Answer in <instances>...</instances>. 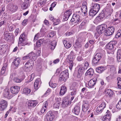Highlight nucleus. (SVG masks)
Returning <instances> with one entry per match:
<instances>
[{"instance_id":"obj_7","label":"nucleus","mask_w":121,"mask_h":121,"mask_svg":"<svg viewBox=\"0 0 121 121\" xmlns=\"http://www.w3.org/2000/svg\"><path fill=\"white\" fill-rule=\"evenodd\" d=\"M3 95L4 97L8 99H11L13 96L10 93L9 90L8 88H6L4 90Z\"/></svg>"},{"instance_id":"obj_43","label":"nucleus","mask_w":121,"mask_h":121,"mask_svg":"<svg viewBox=\"0 0 121 121\" xmlns=\"http://www.w3.org/2000/svg\"><path fill=\"white\" fill-rule=\"evenodd\" d=\"M108 62L109 63L112 64L114 62V59L112 57L108 56Z\"/></svg>"},{"instance_id":"obj_46","label":"nucleus","mask_w":121,"mask_h":121,"mask_svg":"<svg viewBox=\"0 0 121 121\" xmlns=\"http://www.w3.org/2000/svg\"><path fill=\"white\" fill-rule=\"evenodd\" d=\"M49 84L50 86L52 88H55L57 86L56 83H52L51 81H50L49 82Z\"/></svg>"},{"instance_id":"obj_52","label":"nucleus","mask_w":121,"mask_h":121,"mask_svg":"<svg viewBox=\"0 0 121 121\" xmlns=\"http://www.w3.org/2000/svg\"><path fill=\"white\" fill-rule=\"evenodd\" d=\"M116 108L118 110L121 109V103L118 102L116 105Z\"/></svg>"},{"instance_id":"obj_42","label":"nucleus","mask_w":121,"mask_h":121,"mask_svg":"<svg viewBox=\"0 0 121 121\" xmlns=\"http://www.w3.org/2000/svg\"><path fill=\"white\" fill-rule=\"evenodd\" d=\"M115 37L117 38L121 37V29L117 31V34L115 35Z\"/></svg>"},{"instance_id":"obj_35","label":"nucleus","mask_w":121,"mask_h":121,"mask_svg":"<svg viewBox=\"0 0 121 121\" xmlns=\"http://www.w3.org/2000/svg\"><path fill=\"white\" fill-rule=\"evenodd\" d=\"M4 38L5 40L7 41L10 40L11 36L9 34H8L7 32H5L4 33Z\"/></svg>"},{"instance_id":"obj_19","label":"nucleus","mask_w":121,"mask_h":121,"mask_svg":"<svg viewBox=\"0 0 121 121\" xmlns=\"http://www.w3.org/2000/svg\"><path fill=\"white\" fill-rule=\"evenodd\" d=\"M8 64L7 63H4V65L2 68L1 70V73L2 74H3L8 70Z\"/></svg>"},{"instance_id":"obj_3","label":"nucleus","mask_w":121,"mask_h":121,"mask_svg":"<svg viewBox=\"0 0 121 121\" xmlns=\"http://www.w3.org/2000/svg\"><path fill=\"white\" fill-rule=\"evenodd\" d=\"M112 11L113 9L111 8L110 4H108L105 8L104 12L105 15L106 16H108L111 15Z\"/></svg>"},{"instance_id":"obj_64","label":"nucleus","mask_w":121,"mask_h":121,"mask_svg":"<svg viewBox=\"0 0 121 121\" xmlns=\"http://www.w3.org/2000/svg\"><path fill=\"white\" fill-rule=\"evenodd\" d=\"M117 60L119 62L121 61V56L117 55Z\"/></svg>"},{"instance_id":"obj_31","label":"nucleus","mask_w":121,"mask_h":121,"mask_svg":"<svg viewBox=\"0 0 121 121\" xmlns=\"http://www.w3.org/2000/svg\"><path fill=\"white\" fill-rule=\"evenodd\" d=\"M24 40L25 39L19 38V41L18 43V46H25L26 45V44L24 43Z\"/></svg>"},{"instance_id":"obj_57","label":"nucleus","mask_w":121,"mask_h":121,"mask_svg":"<svg viewBox=\"0 0 121 121\" xmlns=\"http://www.w3.org/2000/svg\"><path fill=\"white\" fill-rule=\"evenodd\" d=\"M82 72H79L78 71V73L77 75V77L78 78H81L82 77Z\"/></svg>"},{"instance_id":"obj_34","label":"nucleus","mask_w":121,"mask_h":121,"mask_svg":"<svg viewBox=\"0 0 121 121\" xmlns=\"http://www.w3.org/2000/svg\"><path fill=\"white\" fill-rule=\"evenodd\" d=\"M105 93L108 95L109 97H111L113 95V92L111 90L108 89L105 91Z\"/></svg>"},{"instance_id":"obj_15","label":"nucleus","mask_w":121,"mask_h":121,"mask_svg":"<svg viewBox=\"0 0 121 121\" xmlns=\"http://www.w3.org/2000/svg\"><path fill=\"white\" fill-rule=\"evenodd\" d=\"M106 114L104 116L103 120L104 121H110L111 118V114L108 110H107L106 113Z\"/></svg>"},{"instance_id":"obj_11","label":"nucleus","mask_w":121,"mask_h":121,"mask_svg":"<svg viewBox=\"0 0 121 121\" xmlns=\"http://www.w3.org/2000/svg\"><path fill=\"white\" fill-rule=\"evenodd\" d=\"M34 62L32 60H29L27 62L25 65V67L27 69L29 68L30 71L32 69Z\"/></svg>"},{"instance_id":"obj_27","label":"nucleus","mask_w":121,"mask_h":121,"mask_svg":"<svg viewBox=\"0 0 121 121\" xmlns=\"http://www.w3.org/2000/svg\"><path fill=\"white\" fill-rule=\"evenodd\" d=\"M89 109V105L88 103L85 102H83V105L82 106V110L84 112L87 111Z\"/></svg>"},{"instance_id":"obj_45","label":"nucleus","mask_w":121,"mask_h":121,"mask_svg":"<svg viewBox=\"0 0 121 121\" xmlns=\"http://www.w3.org/2000/svg\"><path fill=\"white\" fill-rule=\"evenodd\" d=\"M74 56H72L69 55L68 56L67 59L69 61H73L74 60Z\"/></svg>"},{"instance_id":"obj_12","label":"nucleus","mask_w":121,"mask_h":121,"mask_svg":"<svg viewBox=\"0 0 121 121\" xmlns=\"http://www.w3.org/2000/svg\"><path fill=\"white\" fill-rule=\"evenodd\" d=\"M71 22L76 23L78 24L81 22V20L80 19V16L78 15L74 14L73 15L72 17L71 20Z\"/></svg>"},{"instance_id":"obj_44","label":"nucleus","mask_w":121,"mask_h":121,"mask_svg":"<svg viewBox=\"0 0 121 121\" xmlns=\"http://www.w3.org/2000/svg\"><path fill=\"white\" fill-rule=\"evenodd\" d=\"M60 103L55 102L53 105V107L54 108H59L60 107Z\"/></svg>"},{"instance_id":"obj_54","label":"nucleus","mask_w":121,"mask_h":121,"mask_svg":"<svg viewBox=\"0 0 121 121\" xmlns=\"http://www.w3.org/2000/svg\"><path fill=\"white\" fill-rule=\"evenodd\" d=\"M89 67V63L88 62L86 61L85 63V65L84 67V69L86 70L87 69V67Z\"/></svg>"},{"instance_id":"obj_28","label":"nucleus","mask_w":121,"mask_h":121,"mask_svg":"<svg viewBox=\"0 0 121 121\" xmlns=\"http://www.w3.org/2000/svg\"><path fill=\"white\" fill-rule=\"evenodd\" d=\"M67 91L66 87L64 86L63 85L61 87L59 94L60 95H64Z\"/></svg>"},{"instance_id":"obj_10","label":"nucleus","mask_w":121,"mask_h":121,"mask_svg":"<svg viewBox=\"0 0 121 121\" xmlns=\"http://www.w3.org/2000/svg\"><path fill=\"white\" fill-rule=\"evenodd\" d=\"M105 104L104 102H103L98 105L96 109V112L99 114L101 113L105 107Z\"/></svg>"},{"instance_id":"obj_38","label":"nucleus","mask_w":121,"mask_h":121,"mask_svg":"<svg viewBox=\"0 0 121 121\" xmlns=\"http://www.w3.org/2000/svg\"><path fill=\"white\" fill-rule=\"evenodd\" d=\"M17 6L15 5H13L11 6L10 8V10L11 11L13 12L16 11L18 9Z\"/></svg>"},{"instance_id":"obj_20","label":"nucleus","mask_w":121,"mask_h":121,"mask_svg":"<svg viewBox=\"0 0 121 121\" xmlns=\"http://www.w3.org/2000/svg\"><path fill=\"white\" fill-rule=\"evenodd\" d=\"M96 81L97 79L96 78L91 79L88 83L89 86L90 88L92 87L95 84Z\"/></svg>"},{"instance_id":"obj_25","label":"nucleus","mask_w":121,"mask_h":121,"mask_svg":"<svg viewBox=\"0 0 121 121\" xmlns=\"http://www.w3.org/2000/svg\"><path fill=\"white\" fill-rule=\"evenodd\" d=\"M20 62V60L19 58H17L14 59L13 62V64L15 66V68H17V67L19 65Z\"/></svg>"},{"instance_id":"obj_63","label":"nucleus","mask_w":121,"mask_h":121,"mask_svg":"<svg viewBox=\"0 0 121 121\" xmlns=\"http://www.w3.org/2000/svg\"><path fill=\"white\" fill-rule=\"evenodd\" d=\"M85 70H86L85 69H84V68H83V67H80L78 70V71L79 72H82V73Z\"/></svg>"},{"instance_id":"obj_1","label":"nucleus","mask_w":121,"mask_h":121,"mask_svg":"<svg viewBox=\"0 0 121 121\" xmlns=\"http://www.w3.org/2000/svg\"><path fill=\"white\" fill-rule=\"evenodd\" d=\"M107 28V25L102 24L97 26L96 32L95 34L97 36H99L102 34L104 32H105Z\"/></svg>"},{"instance_id":"obj_14","label":"nucleus","mask_w":121,"mask_h":121,"mask_svg":"<svg viewBox=\"0 0 121 121\" xmlns=\"http://www.w3.org/2000/svg\"><path fill=\"white\" fill-rule=\"evenodd\" d=\"M70 102L69 99L67 97L64 98L62 103V105L63 107H67L69 105Z\"/></svg>"},{"instance_id":"obj_2","label":"nucleus","mask_w":121,"mask_h":121,"mask_svg":"<svg viewBox=\"0 0 121 121\" xmlns=\"http://www.w3.org/2000/svg\"><path fill=\"white\" fill-rule=\"evenodd\" d=\"M69 76L68 71L66 69L62 72L59 75V80L64 82L66 81Z\"/></svg>"},{"instance_id":"obj_29","label":"nucleus","mask_w":121,"mask_h":121,"mask_svg":"<svg viewBox=\"0 0 121 121\" xmlns=\"http://www.w3.org/2000/svg\"><path fill=\"white\" fill-rule=\"evenodd\" d=\"M106 69V67L100 66L97 67L96 70L97 73H102Z\"/></svg>"},{"instance_id":"obj_48","label":"nucleus","mask_w":121,"mask_h":121,"mask_svg":"<svg viewBox=\"0 0 121 121\" xmlns=\"http://www.w3.org/2000/svg\"><path fill=\"white\" fill-rule=\"evenodd\" d=\"M31 91V90L28 88H25L23 90V92L25 94H29Z\"/></svg>"},{"instance_id":"obj_9","label":"nucleus","mask_w":121,"mask_h":121,"mask_svg":"<svg viewBox=\"0 0 121 121\" xmlns=\"http://www.w3.org/2000/svg\"><path fill=\"white\" fill-rule=\"evenodd\" d=\"M38 103L36 100L29 101L26 102L28 108L31 109L35 107Z\"/></svg>"},{"instance_id":"obj_37","label":"nucleus","mask_w":121,"mask_h":121,"mask_svg":"<svg viewBox=\"0 0 121 121\" xmlns=\"http://www.w3.org/2000/svg\"><path fill=\"white\" fill-rule=\"evenodd\" d=\"M42 36V35L41 34V32L40 31V32L37 33L35 35L34 39V41H35L39 38Z\"/></svg>"},{"instance_id":"obj_39","label":"nucleus","mask_w":121,"mask_h":121,"mask_svg":"<svg viewBox=\"0 0 121 121\" xmlns=\"http://www.w3.org/2000/svg\"><path fill=\"white\" fill-rule=\"evenodd\" d=\"M103 20L102 18L98 16L96 18L95 21L96 23H99L102 21Z\"/></svg>"},{"instance_id":"obj_17","label":"nucleus","mask_w":121,"mask_h":121,"mask_svg":"<svg viewBox=\"0 0 121 121\" xmlns=\"http://www.w3.org/2000/svg\"><path fill=\"white\" fill-rule=\"evenodd\" d=\"M80 108L79 105L75 106L72 110V112L76 115H78L80 112Z\"/></svg>"},{"instance_id":"obj_6","label":"nucleus","mask_w":121,"mask_h":121,"mask_svg":"<svg viewBox=\"0 0 121 121\" xmlns=\"http://www.w3.org/2000/svg\"><path fill=\"white\" fill-rule=\"evenodd\" d=\"M102 54L101 53H97L93 58V62L94 64L98 63L102 56Z\"/></svg>"},{"instance_id":"obj_41","label":"nucleus","mask_w":121,"mask_h":121,"mask_svg":"<svg viewBox=\"0 0 121 121\" xmlns=\"http://www.w3.org/2000/svg\"><path fill=\"white\" fill-rule=\"evenodd\" d=\"M68 61L69 62V69L71 71L72 69L73 65L74 63L72 61Z\"/></svg>"},{"instance_id":"obj_62","label":"nucleus","mask_w":121,"mask_h":121,"mask_svg":"<svg viewBox=\"0 0 121 121\" xmlns=\"http://www.w3.org/2000/svg\"><path fill=\"white\" fill-rule=\"evenodd\" d=\"M19 31V28H17L15 30L14 32L15 35V36H17L18 35Z\"/></svg>"},{"instance_id":"obj_23","label":"nucleus","mask_w":121,"mask_h":121,"mask_svg":"<svg viewBox=\"0 0 121 121\" xmlns=\"http://www.w3.org/2000/svg\"><path fill=\"white\" fill-rule=\"evenodd\" d=\"M115 46V44H114V42H111L109 43L106 46V48L110 50H112L114 46Z\"/></svg>"},{"instance_id":"obj_5","label":"nucleus","mask_w":121,"mask_h":121,"mask_svg":"<svg viewBox=\"0 0 121 121\" xmlns=\"http://www.w3.org/2000/svg\"><path fill=\"white\" fill-rule=\"evenodd\" d=\"M115 28L113 26L109 27L106 30L105 35L107 36H109L112 35L114 32Z\"/></svg>"},{"instance_id":"obj_53","label":"nucleus","mask_w":121,"mask_h":121,"mask_svg":"<svg viewBox=\"0 0 121 121\" xmlns=\"http://www.w3.org/2000/svg\"><path fill=\"white\" fill-rule=\"evenodd\" d=\"M98 16L101 17V18H102L103 19L106 16L104 12H102Z\"/></svg>"},{"instance_id":"obj_61","label":"nucleus","mask_w":121,"mask_h":121,"mask_svg":"<svg viewBox=\"0 0 121 121\" xmlns=\"http://www.w3.org/2000/svg\"><path fill=\"white\" fill-rule=\"evenodd\" d=\"M65 46L67 48H69L71 46V44L69 43H68L65 44Z\"/></svg>"},{"instance_id":"obj_55","label":"nucleus","mask_w":121,"mask_h":121,"mask_svg":"<svg viewBox=\"0 0 121 121\" xmlns=\"http://www.w3.org/2000/svg\"><path fill=\"white\" fill-rule=\"evenodd\" d=\"M60 22V21L59 19H56L54 22L53 24L54 25H56L58 24Z\"/></svg>"},{"instance_id":"obj_30","label":"nucleus","mask_w":121,"mask_h":121,"mask_svg":"<svg viewBox=\"0 0 121 121\" xmlns=\"http://www.w3.org/2000/svg\"><path fill=\"white\" fill-rule=\"evenodd\" d=\"M89 36L88 42L89 43H90L91 45L93 44L95 42V39H92L93 38L92 35H88Z\"/></svg>"},{"instance_id":"obj_21","label":"nucleus","mask_w":121,"mask_h":121,"mask_svg":"<svg viewBox=\"0 0 121 121\" xmlns=\"http://www.w3.org/2000/svg\"><path fill=\"white\" fill-rule=\"evenodd\" d=\"M91 7L92 9L96 10L98 12L100 9V6L99 4H98L92 3V4Z\"/></svg>"},{"instance_id":"obj_4","label":"nucleus","mask_w":121,"mask_h":121,"mask_svg":"<svg viewBox=\"0 0 121 121\" xmlns=\"http://www.w3.org/2000/svg\"><path fill=\"white\" fill-rule=\"evenodd\" d=\"M37 58V56L33 52H31L25 56L22 57V59L25 60L27 59L30 58L31 60L33 59L35 60Z\"/></svg>"},{"instance_id":"obj_22","label":"nucleus","mask_w":121,"mask_h":121,"mask_svg":"<svg viewBox=\"0 0 121 121\" xmlns=\"http://www.w3.org/2000/svg\"><path fill=\"white\" fill-rule=\"evenodd\" d=\"M30 6V5L28 3L24 2L21 4V9L25 10L28 8Z\"/></svg>"},{"instance_id":"obj_8","label":"nucleus","mask_w":121,"mask_h":121,"mask_svg":"<svg viewBox=\"0 0 121 121\" xmlns=\"http://www.w3.org/2000/svg\"><path fill=\"white\" fill-rule=\"evenodd\" d=\"M8 102L6 100L2 99L0 101V110L3 111L6 109L8 106Z\"/></svg>"},{"instance_id":"obj_26","label":"nucleus","mask_w":121,"mask_h":121,"mask_svg":"<svg viewBox=\"0 0 121 121\" xmlns=\"http://www.w3.org/2000/svg\"><path fill=\"white\" fill-rule=\"evenodd\" d=\"M94 73V71L93 69L92 68H90L85 73V75L91 77L93 74Z\"/></svg>"},{"instance_id":"obj_49","label":"nucleus","mask_w":121,"mask_h":121,"mask_svg":"<svg viewBox=\"0 0 121 121\" xmlns=\"http://www.w3.org/2000/svg\"><path fill=\"white\" fill-rule=\"evenodd\" d=\"M34 77V74H32L30 76L28 77V79L29 82H30L32 81Z\"/></svg>"},{"instance_id":"obj_51","label":"nucleus","mask_w":121,"mask_h":121,"mask_svg":"<svg viewBox=\"0 0 121 121\" xmlns=\"http://www.w3.org/2000/svg\"><path fill=\"white\" fill-rule=\"evenodd\" d=\"M76 90L75 89H74L73 91L70 92L71 95H76Z\"/></svg>"},{"instance_id":"obj_32","label":"nucleus","mask_w":121,"mask_h":121,"mask_svg":"<svg viewBox=\"0 0 121 121\" xmlns=\"http://www.w3.org/2000/svg\"><path fill=\"white\" fill-rule=\"evenodd\" d=\"M56 42L55 41H53L49 44L50 48L52 50H53L56 45Z\"/></svg>"},{"instance_id":"obj_36","label":"nucleus","mask_w":121,"mask_h":121,"mask_svg":"<svg viewBox=\"0 0 121 121\" xmlns=\"http://www.w3.org/2000/svg\"><path fill=\"white\" fill-rule=\"evenodd\" d=\"M40 79L39 78H37L34 84V87L35 89L36 90H37L39 88L38 86V82L39 81Z\"/></svg>"},{"instance_id":"obj_50","label":"nucleus","mask_w":121,"mask_h":121,"mask_svg":"<svg viewBox=\"0 0 121 121\" xmlns=\"http://www.w3.org/2000/svg\"><path fill=\"white\" fill-rule=\"evenodd\" d=\"M47 108L43 106L42 107L41 109V112L42 113H44L45 112H46Z\"/></svg>"},{"instance_id":"obj_40","label":"nucleus","mask_w":121,"mask_h":121,"mask_svg":"<svg viewBox=\"0 0 121 121\" xmlns=\"http://www.w3.org/2000/svg\"><path fill=\"white\" fill-rule=\"evenodd\" d=\"M23 80V79H20L19 77H16L14 78V81L16 82L19 83L21 82Z\"/></svg>"},{"instance_id":"obj_59","label":"nucleus","mask_w":121,"mask_h":121,"mask_svg":"<svg viewBox=\"0 0 121 121\" xmlns=\"http://www.w3.org/2000/svg\"><path fill=\"white\" fill-rule=\"evenodd\" d=\"M83 40V39L82 37H80L77 39L76 41L81 43Z\"/></svg>"},{"instance_id":"obj_24","label":"nucleus","mask_w":121,"mask_h":121,"mask_svg":"<svg viewBox=\"0 0 121 121\" xmlns=\"http://www.w3.org/2000/svg\"><path fill=\"white\" fill-rule=\"evenodd\" d=\"M86 2L84 1L83 2L82 5V8L81 9L82 12L84 13L85 14H86L87 12V8L85 4Z\"/></svg>"},{"instance_id":"obj_58","label":"nucleus","mask_w":121,"mask_h":121,"mask_svg":"<svg viewBox=\"0 0 121 121\" xmlns=\"http://www.w3.org/2000/svg\"><path fill=\"white\" fill-rule=\"evenodd\" d=\"M75 44L77 47L80 48L81 47L82 44L81 43L76 41L75 43Z\"/></svg>"},{"instance_id":"obj_60","label":"nucleus","mask_w":121,"mask_h":121,"mask_svg":"<svg viewBox=\"0 0 121 121\" xmlns=\"http://www.w3.org/2000/svg\"><path fill=\"white\" fill-rule=\"evenodd\" d=\"M51 90L50 89L48 88L45 94H44V96H46V95H48L50 93Z\"/></svg>"},{"instance_id":"obj_18","label":"nucleus","mask_w":121,"mask_h":121,"mask_svg":"<svg viewBox=\"0 0 121 121\" xmlns=\"http://www.w3.org/2000/svg\"><path fill=\"white\" fill-rule=\"evenodd\" d=\"M72 13V12L71 9L67 10L66 12L65 13L64 16V19L65 21L67 20Z\"/></svg>"},{"instance_id":"obj_13","label":"nucleus","mask_w":121,"mask_h":121,"mask_svg":"<svg viewBox=\"0 0 121 121\" xmlns=\"http://www.w3.org/2000/svg\"><path fill=\"white\" fill-rule=\"evenodd\" d=\"M20 90V88L17 86H14L11 87L10 88V90L11 93L13 94L16 95L19 92Z\"/></svg>"},{"instance_id":"obj_47","label":"nucleus","mask_w":121,"mask_h":121,"mask_svg":"<svg viewBox=\"0 0 121 121\" xmlns=\"http://www.w3.org/2000/svg\"><path fill=\"white\" fill-rule=\"evenodd\" d=\"M55 32L54 31H52L48 35V36L51 38L55 36Z\"/></svg>"},{"instance_id":"obj_16","label":"nucleus","mask_w":121,"mask_h":121,"mask_svg":"<svg viewBox=\"0 0 121 121\" xmlns=\"http://www.w3.org/2000/svg\"><path fill=\"white\" fill-rule=\"evenodd\" d=\"M54 116L51 111H50L47 112L46 115V118L47 121H52L54 118Z\"/></svg>"},{"instance_id":"obj_33","label":"nucleus","mask_w":121,"mask_h":121,"mask_svg":"<svg viewBox=\"0 0 121 121\" xmlns=\"http://www.w3.org/2000/svg\"><path fill=\"white\" fill-rule=\"evenodd\" d=\"M98 12L96 10L91 8L89 11V14L90 16L93 17L95 16Z\"/></svg>"},{"instance_id":"obj_56","label":"nucleus","mask_w":121,"mask_h":121,"mask_svg":"<svg viewBox=\"0 0 121 121\" xmlns=\"http://www.w3.org/2000/svg\"><path fill=\"white\" fill-rule=\"evenodd\" d=\"M117 84L119 88L121 89V78H119V80L118 81Z\"/></svg>"}]
</instances>
